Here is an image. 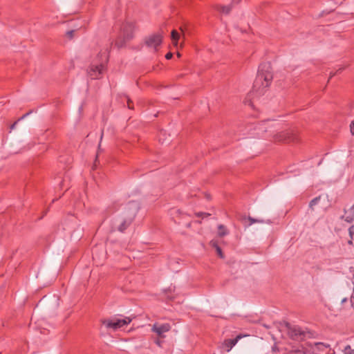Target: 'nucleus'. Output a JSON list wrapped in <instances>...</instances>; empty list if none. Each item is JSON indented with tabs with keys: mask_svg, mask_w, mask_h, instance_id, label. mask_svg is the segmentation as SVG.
I'll return each instance as SVG.
<instances>
[{
	"mask_svg": "<svg viewBox=\"0 0 354 354\" xmlns=\"http://www.w3.org/2000/svg\"><path fill=\"white\" fill-rule=\"evenodd\" d=\"M272 78L271 66L269 64L261 65L254 82V89L259 94H262L264 89L270 85Z\"/></svg>",
	"mask_w": 354,
	"mask_h": 354,
	"instance_id": "nucleus-1",
	"label": "nucleus"
},
{
	"mask_svg": "<svg viewBox=\"0 0 354 354\" xmlns=\"http://www.w3.org/2000/svg\"><path fill=\"white\" fill-rule=\"evenodd\" d=\"M326 348L322 343H316L314 346L311 344L307 345H292L289 344L285 347L283 354H315L316 349Z\"/></svg>",
	"mask_w": 354,
	"mask_h": 354,
	"instance_id": "nucleus-2",
	"label": "nucleus"
},
{
	"mask_svg": "<svg viewBox=\"0 0 354 354\" xmlns=\"http://www.w3.org/2000/svg\"><path fill=\"white\" fill-rule=\"evenodd\" d=\"M97 59L98 62L93 61L87 70L88 75L93 80L100 78L104 70V64L108 60V55L106 52L100 53Z\"/></svg>",
	"mask_w": 354,
	"mask_h": 354,
	"instance_id": "nucleus-3",
	"label": "nucleus"
},
{
	"mask_svg": "<svg viewBox=\"0 0 354 354\" xmlns=\"http://www.w3.org/2000/svg\"><path fill=\"white\" fill-rule=\"evenodd\" d=\"M138 210V205L134 203H131L129 205L128 210L127 212V215L125 218H124L121 221L120 224L118 227V231L123 232L132 223L133 220L134 219L137 212Z\"/></svg>",
	"mask_w": 354,
	"mask_h": 354,
	"instance_id": "nucleus-4",
	"label": "nucleus"
},
{
	"mask_svg": "<svg viewBox=\"0 0 354 354\" xmlns=\"http://www.w3.org/2000/svg\"><path fill=\"white\" fill-rule=\"evenodd\" d=\"M131 321L132 319L129 317H126L124 319L114 317L111 319H102L101 323L107 328H111L113 330H116L117 329L130 324Z\"/></svg>",
	"mask_w": 354,
	"mask_h": 354,
	"instance_id": "nucleus-5",
	"label": "nucleus"
},
{
	"mask_svg": "<svg viewBox=\"0 0 354 354\" xmlns=\"http://www.w3.org/2000/svg\"><path fill=\"white\" fill-rule=\"evenodd\" d=\"M289 337L295 340L302 339L305 336V332L297 326H291L289 323L286 324Z\"/></svg>",
	"mask_w": 354,
	"mask_h": 354,
	"instance_id": "nucleus-6",
	"label": "nucleus"
},
{
	"mask_svg": "<svg viewBox=\"0 0 354 354\" xmlns=\"http://www.w3.org/2000/svg\"><path fill=\"white\" fill-rule=\"evenodd\" d=\"M145 44L147 47L157 50V47L162 43V36L159 34H154L145 39Z\"/></svg>",
	"mask_w": 354,
	"mask_h": 354,
	"instance_id": "nucleus-7",
	"label": "nucleus"
},
{
	"mask_svg": "<svg viewBox=\"0 0 354 354\" xmlns=\"http://www.w3.org/2000/svg\"><path fill=\"white\" fill-rule=\"evenodd\" d=\"M134 24L132 22H126L121 28L124 41H128L133 37Z\"/></svg>",
	"mask_w": 354,
	"mask_h": 354,
	"instance_id": "nucleus-8",
	"label": "nucleus"
},
{
	"mask_svg": "<svg viewBox=\"0 0 354 354\" xmlns=\"http://www.w3.org/2000/svg\"><path fill=\"white\" fill-rule=\"evenodd\" d=\"M276 141H286L290 142L295 140V136L293 133L290 131H281L274 136Z\"/></svg>",
	"mask_w": 354,
	"mask_h": 354,
	"instance_id": "nucleus-9",
	"label": "nucleus"
},
{
	"mask_svg": "<svg viewBox=\"0 0 354 354\" xmlns=\"http://www.w3.org/2000/svg\"><path fill=\"white\" fill-rule=\"evenodd\" d=\"M171 326L169 324H163L158 325L157 324H153L152 327V331L156 333L159 337H163V334L169 331Z\"/></svg>",
	"mask_w": 354,
	"mask_h": 354,
	"instance_id": "nucleus-10",
	"label": "nucleus"
},
{
	"mask_svg": "<svg viewBox=\"0 0 354 354\" xmlns=\"http://www.w3.org/2000/svg\"><path fill=\"white\" fill-rule=\"evenodd\" d=\"M241 337L240 335H238L234 339H225L222 344L221 348L226 352H229L232 348V347L236 345Z\"/></svg>",
	"mask_w": 354,
	"mask_h": 354,
	"instance_id": "nucleus-11",
	"label": "nucleus"
},
{
	"mask_svg": "<svg viewBox=\"0 0 354 354\" xmlns=\"http://www.w3.org/2000/svg\"><path fill=\"white\" fill-rule=\"evenodd\" d=\"M345 216H342V218L344 219L348 223H351L354 220V209H352V207H351L350 210L348 212L346 210H344Z\"/></svg>",
	"mask_w": 354,
	"mask_h": 354,
	"instance_id": "nucleus-12",
	"label": "nucleus"
},
{
	"mask_svg": "<svg viewBox=\"0 0 354 354\" xmlns=\"http://www.w3.org/2000/svg\"><path fill=\"white\" fill-rule=\"evenodd\" d=\"M228 233L229 232L225 225L221 224L218 225V236L219 237H223L224 236L228 234Z\"/></svg>",
	"mask_w": 354,
	"mask_h": 354,
	"instance_id": "nucleus-13",
	"label": "nucleus"
},
{
	"mask_svg": "<svg viewBox=\"0 0 354 354\" xmlns=\"http://www.w3.org/2000/svg\"><path fill=\"white\" fill-rule=\"evenodd\" d=\"M171 37L173 44L175 46H178V40L180 39L179 33L176 30H174L171 32Z\"/></svg>",
	"mask_w": 354,
	"mask_h": 354,
	"instance_id": "nucleus-14",
	"label": "nucleus"
},
{
	"mask_svg": "<svg viewBox=\"0 0 354 354\" xmlns=\"http://www.w3.org/2000/svg\"><path fill=\"white\" fill-rule=\"evenodd\" d=\"M232 3L229 6H221L218 8V10L223 13V14H225V15H227L230 12L231 10H232Z\"/></svg>",
	"mask_w": 354,
	"mask_h": 354,
	"instance_id": "nucleus-15",
	"label": "nucleus"
},
{
	"mask_svg": "<svg viewBox=\"0 0 354 354\" xmlns=\"http://www.w3.org/2000/svg\"><path fill=\"white\" fill-rule=\"evenodd\" d=\"M210 244L212 247H214L216 250V252L218 254V255L221 257V258H223L224 256H223V254L222 252V250H221V248L218 246L217 242L216 241H212L210 242Z\"/></svg>",
	"mask_w": 354,
	"mask_h": 354,
	"instance_id": "nucleus-16",
	"label": "nucleus"
},
{
	"mask_svg": "<svg viewBox=\"0 0 354 354\" xmlns=\"http://www.w3.org/2000/svg\"><path fill=\"white\" fill-rule=\"evenodd\" d=\"M320 199V197H316L315 198H313L310 202V204H309V207L310 208H313L314 205H315L317 202L319 201Z\"/></svg>",
	"mask_w": 354,
	"mask_h": 354,
	"instance_id": "nucleus-17",
	"label": "nucleus"
},
{
	"mask_svg": "<svg viewBox=\"0 0 354 354\" xmlns=\"http://www.w3.org/2000/svg\"><path fill=\"white\" fill-rule=\"evenodd\" d=\"M248 220L250 221V225H252L255 223H264L263 221H260V220H257V219H254L250 216L248 217Z\"/></svg>",
	"mask_w": 354,
	"mask_h": 354,
	"instance_id": "nucleus-18",
	"label": "nucleus"
},
{
	"mask_svg": "<svg viewBox=\"0 0 354 354\" xmlns=\"http://www.w3.org/2000/svg\"><path fill=\"white\" fill-rule=\"evenodd\" d=\"M348 231H349L350 237L351 239H353V235H354V225L351 226L348 229Z\"/></svg>",
	"mask_w": 354,
	"mask_h": 354,
	"instance_id": "nucleus-19",
	"label": "nucleus"
},
{
	"mask_svg": "<svg viewBox=\"0 0 354 354\" xmlns=\"http://www.w3.org/2000/svg\"><path fill=\"white\" fill-rule=\"evenodd\" d=\"M350 131L351 133L354 136V120L351 122L350 124Z\"/></svg>",
	"mask_w": 354,
	"mask_h": 354,
	"instance_id": "nucleus-20",
	"label": "nucleus"
},
{
	"mask_svg": "<svg viewBox=\"0 0 354 354\" xmlns=\"http://www.w3.org/2000/svg\"><path fill=\"white\" fill-rule=\"evenodd\" d=\"M131 104H132V101L131 100V99L127 97V106H128V108L130 109H133V107Z\"/></svg>",
	"mask_w": 354,
	"mask_h": 354,
	"instance_id": "nucleus-21",
	"label": "nucleus"
},
{
	"mask_svg": "<svg viewBox=\"0 0 354 354\" xmlns=\"http://www.w3.org/2000/svg\"><path fill=\"white\" fill-rule=\"evenodd\" d=\"M75 32V30H69L66 32L67 36L71 39L73 37V34Z\"/></svg>",
	"mask_w": 354,
	"mask_h": 354,
	"instance_id": "nucleus-22",
	"label": "nucleus"
},
{
	"mask_svg": "<svg viewBox=\"0 0 354 354\" xmlns=\"http://www.w3.org/2000/svg\"><path fill=\"white\" fill-rule=\"evenodd\" d=\"M351 305L354 307V288H353V294H352L351 298Z\"/></svg>",
	"mask_w": 354,
	"mask_h": 354,
	"instance_id": "nucleus-23",
	"label": "nucleus"
},
{
	"mask_svg": "<svg viewBox=\"0 0 354 354\" xmlns=\"http://www.w3.org/2000/svg\"><path fill=\"white\" fill-rule=\"evenodd\" d=\"M172 56H173V54L171 53H168L166 54L165 58L167 59H170L172 57Z\"/></svg>",
	"mask_w": 354,
	"mask_h": 354,
	"instance_id": "nucleus-24",
	"label": "nucleus"
},
{
	"mask_svg": "<svg viewBox=\"0 0 354 354\" xmlns=\"http://www.w3.org/2000/svg\"><path fill=\"white\" fill-rule=\"evenodd\" d=\"M203 215H206V216H207V215H209V214H206V213H203V212H198V213H197V214H196V216H198V217L202 216Z\"/></svg>",
	"mask_w": 354,
	"mask_h": 354,
	"instance_id": "nucleus-25",
	"label": "nucleus"
},
{
	"mask_svg": "<svg viewBox=\"0 0 354 354\" xmlns=\"http://www.w3.org/2000/svg\"><path fill=\"white\" fill-rule=\"evenodd\" d=\"M240 1L241 0H232V5L238 4Z\"/></svg>",
	"mask_w": 354,
	"mask_h": 354,
	"instance_id": "nucleus-26",
	"label": "nucleus"
},
{
	"mask_svg": "<svg viewBox=\"0 0 354 354\" xmlns=\"http://www.w3.org/2000/svg\"><path fill=\"white\" fill-rule=\"evenodd\" d=\"M17 123V122H15L14 124H12L11 125V127H10V129H13L15 127V126H16Z\"/></svg>",
	"mask_w": 354,
	"mask_h": 354,
	"instance_id": "nucleus-27",
	"label": "nucleus"
},
{
	"mask_svg": "<svg viewBox=\"0 0 354 354\" xmlns=\"http://www.w3.org/2000/svg\"><path fill=\"white\" fill-rule=\"evenodd\" d=\"M335 75V73H330L329 79L332 78Z\"/></svg>",
	"mask_w": 354,
	"mask_h": 354,
	"instance_id": "nucleus-28",
	"label": "nucleus"
},
{
	"mask_svg": "<svg viewBox=\"0 0 354 354\" xmlns=\"http://www.w3.org/2000/svg\"><path fill=\"white\" fill-rule=\"evenodd\" d=\"M352 240H353V239H351L348 241V243L349 245H353V241H352Z\"/></svg>",
	"mask_w": 354,
	"mask_h": 354,
	"instance_id": "nucleus-29",
	"label": "nucleus"
},
{
	"mask_svg": "<svg viewBox=\"0 0 354 354\" xmlns=\"http://www.w3.org/2000/svg\"><path fill=\"white\" fill-rule=\"evenodd\" d=\"M174 289H175V288H174V287L173 288H169V290L170 292H172V291L174 292Z\"/></svg>",
	"mask_w": 354,
	"mask_h": 354,
	"instance_id": "nucleus-30",
	"label": "nucleus"
},
{
	"mask_svg": "<svg viewBox=\"0 0 354 354\" xmlns=\"http://www.w3.org/2000/svg\"><path fill=\"white\" fill-rule=\"evenodd\" d=\"M27 115H28V113H27V114L24 115H23V116L19 119V120H21V119L25 118H26V116Z\"/></svg>",
	"mask_w": 354,
	"mask_h": 354,
	"instance_id": "nucleus-31",
	"label": "nucleus"
},
{
	"mask_svg": "<svg viewBox=\"0 0 354 354\" xmlns=\"http://www.w3.org/2000/svg\"><path fill=\"white\" fill-rule=\"evenodd\" d=\"M265 223H271L270 220L266 221Z\"/></svg>",
	"mask_w": 354,
	"mask_h": 354,
	"instance_id": "nucleus-32",
	"label": "nucleus"
},
{
	"mask_svg": "<svg viewBox=\"0 0 354 354\" xmlns=\"http://www.w3.org/2000/svg\"><path fill=\"white\" fill-rule=\"evenodd\" d=\"M347 349H350V346H347L345 348V350H347Z\"/></svg>",
	"mask_w": 354,
	"mask_h": 354,
	"instance_id": "nucleus-33",
	"label": "nucleus"
},
{
	"mask_svg": "<svg viewBox=\"0 0 354 354\" xmlns=\"http://www.w3.org/2000/svg\"><path fill=\"white\" fill-rule=\"evenodd\" d=\"M102 137H103V132H102V134H101V137H100V140H102Z\"/></svg>",
	"mask_w": 354,
	"mask_h": 354,
	"instance_id": "nucleus-34",
	"label": "nucleus"
},
{
	"mask_svg": "<svg viewBox=\"0 0 354 354\" xmlns=\"http://www.w3.org/2000/svg\"><path fill=\"white\" fill-rule=\"evenodd\" d=\"M177 56H178V57H180V54L179 53H177Z\"/></svg>",
	"mask_w": 354,
	"mask_h": 354,
	"instance_id": "nucleus-35",
	"label": "nucleus"
},
{
	"mask_svg": "<svg viewBox=\"0 0 354 354\" xmlns=\"http://www.w3.org/2000/svg\"><path fill=\"white\" fill-rule=\"evenodd\" d=\"M353 278H354V274H353Z\"/></svg>",
	"mask_w": 354,
	"mask_h": 354,
	"instance_id": "nucleus-36",
	"label": "nucleus"
}]
</instances>
